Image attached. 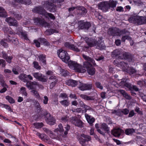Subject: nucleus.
Listing matches in <instances>:
<instances>
[{
    "mask_svg": "<svg viewBox=\"0 0 146 146\" xmlns=\"http://www.w3.org/2000/svg\"><path fill=\"white\" fill-rule=\"evenodd\" d=\"M125 115H127L128 114L129 112V110H128L127 109H125L123 110L122 111H121V112Z\"/></svg>",
    "mask_w": 146,
    "mask_h": 146,
    "instance_id": "338daca9",
    "label": "nucleus"
},
{
    "mask_svg": "<svg viewBox=\"0 0 146 146\" xmlns=\"http://www.w3.org/2000/svg\"><path fill=\"white\" fill-rule=\"evenodd\" d=\"M64 46L66 48L76 52H79L80 51V49L75 46L74 45L71 44L68 42L65 43L64 44Z\"/></svg>",
    "mask_w": 146,
    "mask_h": 146,
    "instance_id": "dca6fc26",
    "label": "nucleus"
},
{
    "mask_svg": "<svg viewBox=\"0 0 146 146\" xmlns=\"http://www.w3.org/2000/svg\"><path fill=\"white\" fill-rule=\"evenodd\" d=\"M116 10L118 12H122L124 10L123 7L121 6H119L117 7Z\"/></svg>",
    "mask_w": 146,
    "mask_h": 146,
    "instance_id": "e2e57ef3",
    "label": "nucleus"
},
{
    "mask_svg": "<svg viewBox=\"0 0 146 146\" xmlns=\"http://www.w3.org/2000/svg\"><path fill=\"white\" fill-rule=\"evenodd\" d=\"M135 132L134 129H126L125 131V133L127 135H129Z\"/></svg>",
    "mask_w": 146,
    "mask_h": 146,
    "instance_id": "c03bdc74",
    "label": "nucleus"
},
{
    "mask_svg": "<svg viewBox=\"0 0 146 146\" xmlns=\"http://www.w3.org/2000/svg\"><path fill=\"white\" fill-rule=\"evenodd\" d=\"M80 84L78 87L82 91L90 89L92 87V85L90 84H85L79 82Z\"/></svg>",
    "mask_w": 146,
    "mask_h": 146,
    "instance_id": "2eb2a0df",
    "label": "nucleus"
},
{
    "mask_svg": "<svg viewBox=\"0 0 146 146\" xmlns=\"http://www.w3.org/2000/svg\"><path fill=\"white\" fill-rule=\"evenodd\" d=\"M17 32L20 37L23 38L26 40L28 39L27 34L25 31L23 32L22 30L20 29V30H18Z\"/></svg>",
    "mask_w": 146,
    "mask_h": 146,
    "instance_id": "4be33fe9",
    "label": "nucleus"
},
{
    "mask_svg": "<svg viewBox=\"0 0 146 146\" xmlns=\"http://www.w3.org/2000/svg\"><path fill=\"white\" fill-rule=\"evenodd\" d=\"M7 15L6 13L5 9L0 7V17H5Z\"/></svg>",
    "mask_w": 146,
    "mask_h": 146,
    "instance_id": "e433bc0d",
    "label": "nucleus"
},
{
    "mask_svg": "<svg viewBox=\"0 0 146 146\" xmlns=\"http://www.w3.org/2000/svg\"><path fill=\"white\" fill-rule=\"evenodd\" d=\"M27 78V75L25 74H22L20 75L19 78L20 80L25 82L26 81V78Z\"/></svg>",
    "mask_w": 146,
    "mask_h": 146,
    "instance_id": "58836bf2",
    "label": "nucleus"
},
{
    "mask_svg": "<svg viewBox=\"0 0 146 146\" xmlns=\"http://www.w3.org/2000/svg\"><path fill=\"white\" fill-rule=\"evenodd\" d=\"M6 99L11 103H13L14 102V100L12 98L9 96H7L6 97Z\"/></svg>",
    "mask_w": 146,
    "mask_h": 146,
    "instance_id": "de8ad7c7",
    "label": "nucleus"
},
{
    "mask_svg": "<svg viewBox=\"0 0 146 146\" xmlns=\"http://www.w3.org/2000/svg\"><path fill=\"white\" fill-rule=\"evenodd\" d=\"M113 63L115 65L119 67L123 71L129 73L130 74H133L135 72V69L127 66V64L123 62H120L118 59L115 60Z\"/></svg>",
    "mask_w": 146,
    "mask_h": 146,
    "instance_id": "7ed1b4c3",
    "label": "nucleus"
},
{
    "mask_svg": "<svg viewBox=\"0 0 146 146\" xmlns=\"http://www.w3.org/2000/svg\"><path fill=\"white\" fill-rule=\"evenodd\" d=\"M120 92L123 94V96L126 98L129 99L130 98V96L128 94L126 93L125 91L123 90H120Z\"/></svg>",
    "mask_w": 146,
    "mask_h": 146,
    "instance_id": "49530a36",
    "label": "nucleus"
},
{
    "mask_svg": "<svg viewBox=\"0 0 146 146\" xmlns=\"http://www.w3.org/2000/svg\"><path fill=\"white\" fill-rule=\"evenodd\" d=\"M95 85L97 88L101 90L103 89V86L101 85V84L99 82H96L95 83Z\"/></svg>",
    "mask_w": 146,
    "mask_h": 146,
    "instance_id": "13d9d810",
    "label": "nucleus"
},
{
    "mask_svg": "<svg viewBox=\"0 0 146 146\" xmlns=\"http://www.w3.org/2000/svg\"><path fill=\"white\" fill-rule=\"evenodd\" d=\"M63 127L62 124L60 123L58 125V128L54 130L55 132H58L59 131L60 133L64 131Z\"/></svg>",
    "mask_w": 146,
    "mask_h": 146,
    "instance_id": "c9c22d12",
    "label": "nucleus"
},
{
    "mask_svg": "<svg viewBox=\"0 0 146 146\" xmlns=\"http://www.w3.org/2000/svg\"><path fill=\"white\" fill-rule=\"evenodd\" d=\"M32 94L36 98L40 99V96L38 91L35 89L32 90L31 91Z\"/></svg>",
    "mask_w": 146,
    "mask_h": 146,
    "instance_id": "72a5a7b5",
    "label": "nucleus"
},
{
    "mask_svg": "<svg viewBox=\"0 0 146 146\" xmlns=\"http://www.w3.org/2000/svg\"><path fill=\"white\" fill-rule=\"evenodd\" d=\"M45 119L47 123L49 125H54L55 123V119L49 113H46Z\"/></svg>",
    "mask_w": 146,
    "mask_h": 146,
    "instance_id": "f8f14e48",
    "label": "nucleus"
},
{
    "mask_svg": "<svg viewBox=\"0 0 146 146\" xmlns=\"http://www.w3.org/2000/svg\"><path fill=\"white\" fill-rule=\"evenodd\" d=\"M44 99L43 100V102L44 104H48V99L47 96H44Z\"/></svg>",
    "mask_w": 146,
    "mask_h": 146,
    "instance_id": "0e129e2a",
    "label": "nucleus"
},
{
    "mask_svg": "<svg viewBox=\"0 0 146 146\" xmlns=\"http://www.w3.org/2000/svg\"><path fill=\"white\" fill-rule=\"evenodd\" d=\"M6 21L10 25L17 26L18 25V23L16 20L11 17H9L6 19Z\"/></svg>",
    "mask_w": 146,
    "mask_h": 146,
    "instance_id": "6ab92c4d",
    "label": "nucleus"
},
{
    "mask_svg": "<svg viewBox=\"0 0 146 146\" xmlns=\"http://www.w3.org/2000/svg\"><path fill=\"white\" fill-rule=\"evenodd\" d=\"M119 30L116 28H110L108 31V33L110 35L120 36Z\"/></svg>",
    "mask_w": 146,
    "mask_h": 146,
    "instance_id": "ddd939ff",
    "label": "nucleus"
},
{
    "mask_svg": "<svg viewBox=\"0 0 146 146\" xmlns=\"http://www.w3.org/2000/svg\"><path fill=\"white\" fill-rule=\"evenodd\" d=\"M33 76L36 79L42 82H45L47 81V78L43 76L42 74L40 73L35 72L33 74Z\"/></svg>",
    "mask_w": 146,
    "mask_h": 146,
    "instance_id": "9b49d317",
    "label": "nucleus"
},
{
    "mask_svg": "<svg viewBox=\"0 0 146 146\" xmlns=\"http://www.w3.org/2000/svg\"><path fill=\"white\" fill-rule=\"evenodd\" d=\"M60 103L63 106L67 107L69 106L70 103V101L68 100H64L60 101Z\"/></svg>",
    "mask_w": 146,
    "mask_h": 146,
    "instance_id": "4c0bfd02",
    "label": "nucleus"
},
{
    "mask_svg": "<svg viewBox=\"0 0 146 146\" xmlns=\"http://www.w3.org/2000/svg\"><path fill=\"white\" fill-rule=\"evenodd\" d=\"M107 1L102 2L98 5L99 9L104 12H106L109 9Z\"/></svg>",
    "mask_w": 146,
    "mask_h": 146,
    "instance_id": "4468645a",
    "label": "nucleus"
},
{
    "mask_svg": "<svg viewBox=\"0 0 146 146\" xmlns=\"http://www.w3.org/2000/svg\"><path fill=\"white\" fill-rule=\"evenodd\" d=\"M122 54V51L121 50L116 49L114 50L112 55L113 57H115L121 55Z\"/></svg>",
    "mask_w": 146,
    "mask_h": 146,
    "instance_id": "2f4dec72",
    "label": "nucleus"
},
{
    "mask_svg": "<svg viewBox=\"0 0 146 146\" xmlns=\"http://www.w3.org/2000/svg\"><path fill=\"white\" fill-rule=\"evenodd\" d=\"M38 85L37 82L34 81L31 82L29 81L27 82L26 84V86L29 89L32 90L35 89V86Z\"/></svg>",
    "mask_w": 146,
    "mask_h": 146,
    "instance_id": "f3484780",
    "label": "nucleus"
},
{
    "mask_svg": "<svg viewBox=\"0 0 146 146\" xmlns=\"http://www.w3.org/2000/svg\"><path fill=\"white\" fill-rule=\"evenodd\" d=\"M126 39L131 40V38L128 36H124L122 37L121 40L122 41L125 42Z\"/></svg>",
    "mask_w": 146,
    "mask_h": 146,
    "instance_id": "6e6d98bb",
    "label": "nucleus"
},
{
    "mask_svg": "<svg viewBox=\"0 0 146 146\" xmlns=\"http://www.w3.org/2000/svg\"><path fill=\"white\" fill-rule=\"evenodd\" d=\"M69 119L68 117L65 116L62 117L61 119V121L62 123L65 122Z\"/></svg>",
    "mask_w": 146,
    "mask_h": 146,
    "instance_id": "603ef678",
    "label": "nucleus"
},
{
    "mask_svg": "<svg viewBox=\"0 0 146 146\" xmlns=\"http://www.w3.org/2000/svg\"><path fill=\"white\" fill-rule=\"evenodd\" d=\"M108 5L109 6V9L110 8H113L115 7L117 4V2L115 1L110 0L109 1H107Z\"/></svg>",
    "mask_w": 146,
    "mask_h": 146,
    "instance_id": "b1692460",
    "label": "nucleus"
},
{
    "mask_svg": "<svg viewBox=\"0 0 146 146\" xmlns=\"http://www.w3.org/2000/svg\"><path fill=\"white\" fill-rule=\"evenodd\" d=\"M85 116L87 121L90 125H92L95 121V119L87 114H85Z\"/></svg>",
    "mask_w": 146,
    "mask_h": 146,
    "instance_id": "393cba45",
    "label": "nucleus"
},
{
    "mask_svg": "<svg viewBox=\"0 0 146 146\" xmlns=\"http://www.w3.org/2000/svg\"><path fill=\"white\" fill-rule=\"evenodd\" d=\"M13 58V57L12 56H7L6 57L5 59L6 60V61L7 62L9 63H10L11 62V60Z\"/></svg>",
    "mask_w": 146,
    "mask_h": 146,
    "instance_id": "4d7b16f0",
    "label": "nucleus"
},
{
    "mask_svg": "<svg viewBox=\"0 0 146 146\" xmlns=\"http://www.w3.org/2000/svg\"><path fill=\"white\" fill-rule=\"evenodd\" d=\"M123 132V131L119 128L115 129L112 131V134L116 137H119Z\"/></svg>",
    "mask_w": 146,
    "mask_h": 146,
    "instance_id": "aec40b11",
    "label": "nucleus"
},
{
    "mask_svg": "<svg viewBox=\"0 0 146 146\" xmlns=\"http://www.w3.org/2000/svg\"><path fill=\"white\" fill-rule=\"evenodd\" d=\"M122 55H123V57H121L120 56H119V59L123 58L124 59H127L129 58V55L126 52L123 53Z\"/></svg>",
    "mask_w": 146,
    "mask_h": 146,
    "instance_id": "09e8293b",
    "label": "nucleus"
},
{
    "mask_svg": "<svg viewBox=\"0 0 146 146\" xmlns=\"http://www.w3.org/2000/svg\"><path fill=\"white\" fill-rule=\"evenodd\" d=\"M84 40L87 43L88 45L90 47L96 46L97 48L100 50L103 49L105 48L103 43L98 40V42L95 39L89 38L87 37H86Z\"/></svg>",
    "mask_w": 146,
    "mask_h": 146,
    "instance_id": "20e7f679",
    "label": "nucleus"
},
{
    "mask_svg": "<svg viewBox=\"0 0 146 146\" xmlns=\"http://www.w3.org/2000/svg\"><path fill=\"white\" fill-rule=\"evenodd\" d=\"M46 32H50L51 33L48 34L50 35L51 34L54 33H58V31L56 29H51L47 30Z\"/></svg>",
    "mask_w": 146,
    "mask_h": 146,
    "instance_id": "8fccbe9b",
    "label": "nucleus"
},
{
    "mask_svg": "<svg viewBox=\"0 0 146 146\" xmlns=\"http://www.w3.org/2000/svg\"><path fill=\"white\" fill-rule=\"evenodd\" d=\"M67 63L69 68L72 70H74L75 71L82 73L86 71L85 69L83 68L82 65L78 64L75 62L68 61Z\"/></svg>",
    "mask_w": 146,
    "mask_h": 146,
    "instance_id": "39448f33",
    "label": "nucleus"
},
{
    "mask_svg": "<svg viewBox=\"0 0 146 146\" xmlns=\"http://www.w3.org/2000/svg\"><path fill=\"white\" fill-rule=\"evenodd\" d=\"M79 27L81 29H88L90 26V25L88 22H84L83 21H81L79 22Z\"/></svg>",
    "mask_w": 146,
    "mask_h": 146,
    "instance_id": "a211bd4d",
    "label": "nucleus"
},
{
    "mask_svg": "<svg viewBox=\"0 0 146 146\" xmlns=\"http://www.w3.org/2000/svg\"><path fill=\"white\" fill-rule=\"evenodd\" d=\"M43 130L48 134L50 137L52 139L55 138L56 137V136L54 134L53 132L47 128H43Z\"/></svg>",
    "mask_w": 146,
    "mask_h": 146,
    "instance_id": "412c9836",
    "label": "nucleus"
},
{
    "mask_svg": "<svg viewBox=\"0 0 146 146\" xmlns=\"http://www.w3.org/2000/svg\"><path fill=\"white\" fill-rule=\"evenodd\" d=\"M57 53L59 57L62 59V61L67 63L70 58L66 51L61 49L58 50Z\"/></svg>",
    "mask_w": 146,
    "mask_h": 146,
    "instance_id": "0eeeda50",
    "label": "nucleus"
},
{
    "mask_svg": "<svg viewBox=\"0 0 146 146\" xmlns=\"http://www.w3.org/2000/svg\"><path fill=\"white\" fill-rule=\"evenodd\" d=\"M35 127L37 129H38L42 127L43 126V124L42 123H35L33 124Z\"/></svg>",
    "mask_w": 146,
    "mask_h": 146,
    "instance_id": "a18cd8bd",
    "label": "nucleus"
},
{
    "mask_svg": "<svg viewBox=\"0 0 146 146\" xmlns=\"http://www.w3.org/2000/svg\"><path fill=\"white\" fill-rule=\"evenodd\" d=\"M39 61L41 64L42 65H45L46 64V56L44 54L40 55L38 56Z\"/></svg>",
    "mask_w": 146,
    "mask_h": 146,
    "instance_id": "a878e982",
    "label": "nucleus"
},
{
    "mask_svg": "<svg viewBox=\"0 0 146 146\" xmlns=\"http://www.w3.org/2000/svg\"><path fill=\"white\" fill-rule=\"evenodd\" d=\"M80 96L82 98L87 100H94L93 97L88 96L84 94H81Z\"/></svg>",
    "mask_w": 146,
    "mask_h": 146,
    "instance_id": "f704fd0d",
    "label": "nucleus"
},
{
    "mask_svg": "<svg viewBox=\"0 0 146 146\" xmlns=\"http://www.w3.org/2000/svg\"><path fill=\"white\" fill-rule=\"evenodd\" d=\"M33 11L34 12H36L39 14L44 15L45 17L50 18L51 19L54 20L55 18V17L52 14L47 12L41 7H36L33 9Z\"/></svg>",
    "mask_w": 146,
    "mask_h": 146,
    "instance_id": "423d86ee",
    "label": "nucleus"
},
{
    "mask_svg": "<svg viewBox=\"0 0 146 146\" xmlns=\"http://www.w3.org/2000/svg\"><path fill=\"white\" fill-rule=\"evenodd\" d=\"M73 112H77L80 113L82 111V109L80 108H78L76 109H73L71 110Z\"/></svg>",
    "mask_w": 146,
    "mask_h": 146,
    "instance_id": "680f3d73",
    "label": "nucleus"
},
{
    "mask_svg": "<svg viewBox=\"0 0 146 146\" xmlns=\"http://www.w3.org/2000/svg\"><path fill=\"white\" fill-rule=\"evenodd\" d=\"M76 9L77 10H80L82 11L83 13H85L86 12V9L84 7L82 6L77 7H72L68 9L69 11H72L75 9Z\"/></svg>",
    "mask_w": 146,
    "mask_h": 146,
    "instance_id": "cd10ccee",
    "label": "nucleus"
},
{
    "mask_svg": "<svg viewBox=\"0 0 146 146\" xmlns=\"http://www.w3.org/2000/svg\"><path fill=\"white\" fill-rule=\"evenodd\" d=\"M70 121L76 126L80 127H83V122L76 117H72Z\"/></svg>",
    "mask_w": 146,
    "mask_h": 146,
    "instance_id": "1a4fd4ad",
    "label": "nucleus"
},
{
    "mask_svg": "<svg viewBox=\"0 0 146 146\" xmlns=\"http://www.w3.org/2000/svg\"><path fill=\"white\" fill-rule=\"evenodd\" d=\"M96 128L97 129V131L100 134L103 135L104 134V132L103 131H102L99 128L98 124L96 123L95 125Z\"/></svg>",
    "mask_w": 146,
    "mask_h": 146,
    "instance_id": "3c124183",
    "label": "nucleus"
},
{
    "mask_svg": "<svg viewBox=\"0 0 146 146\" xmlns=\"http://www.w3.org/2000/svg\"><path fill=\"white\" fill-rule=\"evenodd\" d=\"M137 20V15L133 16L131 17L129 19V21L130 23H135L136 22Z\"/></svg>",
    "mask_w": 146,
    "mask_h": 146,
    "instance_id": "ea45409f",
    "label": "nucleus"
},
{
    "mask_svg": "<svg viewBox=\"0 0 146 146\" xmlns=\"http://www.w3.org/2000/svg\"><path fill=\"white\" fill-rule=\"evenodd\" d=\"M1 65L3 67H4L5 65V62L3 59L0 60V66Z\"/></svg>",
    "mask_w": 146,
    "mask_h": 146,
    "instance_id": "69168bd1",
    "label": "nucleus"
},
{
    "mask_svg": "<svg viewBox=\"0 0 146 146\" xmlns=\"http://www.w3.org/2000/svg\"><path fill=\"white\" fill-rule=\"evenodd\" d=\"M34 23L37 25L40 24L45 27H48L49 24L45 21L44 19H40V18H35L33 19Z\"/></svg>",
    "mask_w": 146,
    "mask_h": 146,
    "instance_id": "9d476101",
    "label": "nucleus"
},
{
    "mask_svg": "<svg viewBox=\"0 0 146 146\" xmlns=\"http://www.w3.org/2000/svg\"><path fill=\"white\" fill-rule=\"evenodd\" d=\"M77 82H78L75 80L70 79L66 81V84L68 86L75 87L77 85Z\"/></svg>",
    "mask_w": 146,
    "mask_h": 146,
    "instance_id": "bb28decb",
    "label": "nucleus"
},
{
    "mask_svg": "<svg viewBox=\"0 0 146 146\" xmlns=\"http://www.w3.org/2000/svg\"><path fill=\"white\" fill-rule=\"evenodd\" d=\"M38 40L40 41L41 43H42L45 46H48L49 45V42L47 41L44 38H39Z\"/></svg>",
    "mask_w": 146,
    "mask_h": 146,
    "instance_id": "79ce46f5",
    "label": "nucleus"
},
{
    "mask_svg": "<svg viewBox=\"0 0 146 146\" xmlns=\"http://www.w3.org/2000/svg\"><path fill=\"white\" fill-rule=\"evenodd\" d=\"M121 110H112L111 113L113 114H115L116 115H120Z\"/></svg>",
    "mask_w": 146,
    "mask_h": 146,
    "instance_id": "5fc2aeb1",
    "label": "nucleus"
},
{
    "mask_svg": "<svg viewBox=\"0 0 146 146\" xmlns=\"http://www.w3.org/2000/svg\"><path fill=\"white\" fill-rule=\"evenodd\" d=\"M146 23V18L145 17L137 16V25H141Z\"/></svg>",
    "mask_w": 146,
    "mask_h": 146,
    "instance_id": "c756f323",
    "label": "nucleus"
},
{
    "mask_svg": "<svg viewBox=\"0 0 146 146\" xmlns=\"http://www.w3.org/2000/svg\"><path fill=\"white\" fill-rule=\"evenodd\" d=\"M64 0H48L44 2L43 4V7L51 12H54L57 7L56 5V1L59 3L62 2Z\"/></svg>",
    "mask_w": 146,
    "mask_h": 146,
    "instance_id": "f03ea898",
    "label": "nucleus"
},
{
    "mask_svg": "<svg viewBox=\"0 0 146 146\" xmlns=\"http://www.w3.org/2000/svg\"><path fill=\"white\" fill-rule=\"evenodd\" d=\"M34 66V68L37 69H40V66L38 65V62H33Z\"/></svg>",
    "mask_w": 146,
    "mask_h": 146,
    "instance_id": "864d4df0",
    "label": "nucleus"
},
{
    "mask_svg": "<svg viewBox=\"0 0 146 146\" xmlns=\"http://www.w3.org/2000/svg\"><path fill=\"white\" fill-rule=\"evenodd\" d=\"M139 95L141 97L143 100L146 102V95H143L142 93H140Z\"/></svg>",
    "mask_w": 146,
    "mask_h": 146,
    "instance_id": "774afa93",
    "label": "nucleus"
},
{
    "mask_svg": "<svg viewBox=\"0 0 146 146\" xmlns=\"http://www.w3.org/2000/svg\"><path fill=\"white\" fill-rule=\"evenodd\" d=\"M20 93L22 94L23 96H27V94L25 88L24 87H22L20 89Z\"/></svg>",
    "mask_w": 146,
    "mask_h": 146,
    "instance_id": "a19ab883",
    "label": "nucleus"
},
{
    "mask_svg": "<svg viewBox=\"0 0 146 146\" xmlns=\"http://www.w3.org/2000/svg\"><path fill=\"white\" fill-rule=\"evenodd\" d=\"M91 139V138L90 136L82 134L81 135V137L79 139V140L82 146H90L88 144L86 145L85 142L86 141H90Z\"/></svg>",
    "mask_w": 146,
    "mask_h": 146,
    "instance_id": "6e6552de",
    "label": "nucleus"
},
{
    "mask_svg": "<svg viewBox=\"0 0 146 146\" xmlns=\"http://www.w3.org/2000/svg\"><path fill=\"white\" fill-rule=\"evenodd\" d=\"M82 56L86 61L83 63V67L85 69H87V72L89 74L91 75H94L95 73V68L92 66V64H96L94 60L90 57L85 55L83 54Z\"/></svg>",
    "mask_w": 146,
    "mask_h": 146,
    "instance_id": "f257e3e1",
    "label": "nucleus"
},
{
    "mask_svg": "<svg viewBox=\"0 0 146 146\" xmlns=\"http://www.w3.org/2000/svg\"><path fill=\"white\" fill-rule=\"evenodd\" d=\"M100 129L102 131L104 132V135L105 134L106 131L108 132L109 130V129L106 124L104 123L102 124L100 126Z\"/></svg>",
    "mask_w": 146,
    "mask_h": 146,
    "instance_id": "c85d7f7f",
    "label": "nucleus"
},
{
    "mask_svg": "<svg viewBox=\"0 0 146 146\" xmlns=\"http://www.w3.org/2000/svg\"><path fill=\"white\" fill-rule=\"evenodd\" d=\"M126 80L125 79H122L121 81L119 83V85L122 87L124 88L126 87L129 88H131L130 85L126 83Z\"/></svg>",
    "mask_w": 146,
    "mask_h": 146,
    "instance_id": "5701e85b",
    "label": "nucleus"
},
{
    "mask_svg": "<svg viewBox=\"0 0 146 146\" xmlns=\"http://www.w3.org/2000/svg\"><path fill=\"white\" fill-rule=\"evenodd\" d=\"M38 40L39 39L37 40H35L34 41L36 46L38 47L40 46V41H39Z\"/></svg>",
    "mask_w": 146,
    "mask_h": 146,
    "instance_id": "bf43d9fd",
    "label": "nucleus"
},
{
    "mask_svg": "<svg viewBox=\"0 0 146 146\" xmlns=\"http://www.w3.org/2000/svg\"><path fill=\"white\" fill-rule=\"evenodd\" d=\"M64 128L65 131H64V133L63 135V136L64 137H65L68 134V131L70 129V127L69 125H67L66 126L64 127Z\"/></svg>",
    "mask_w": 146,
    "mask_h": 146,
    "instance_id": "37998d69",
    "label": "nucleus"
},
{
    "mask_svg": "<svg viewBox=\"0 0 146 146\" xmlns=\"http://www.w3.org/2000/svg\"><path fill=\"white\" fill-rule=\"evenodd\" d=\"M10 34L11 35H8L7 40L10 42L13 43L15 44L17 43L18 42L17 39L14 37L13 38L11 33Z\"/></svg>",
    "mask_w": 146,
    "mask_h": 146,
    "instance_id": "7c9ffc66",
    "label": "nucleus"
},
{
    "mask_svg": "<svg viewBox=\"0 0 146 146\" xmlns=\"http://www.w3.org/2000/svg\"><path fill=\"white\" fill-rule=\"evenodd\" d=\"M1 85L3 88L0 90V92L3 93L7 90V88H8V86L4 81L1 82Z\"/></svg>",
    "mask_w": 146,
    "mask_h": 146,
    "instance_id": "473e14b6",
    "label": "nucleus"
},
{
    "mask_svg": "<svg viewBox=\"0 0 146 146\" xmlns=\"http://www.w3.org/2000/svg\"><path fill=\"white\" fill-rule=\"evenodd\" d=\"M5 40H2L1 41V44L4 47L7 48L8 46L7 44L5 41Z\"/></svg>",
    "mask_w": 146,
    "mask_h": 146,
    "instance_id": "052dcab7",
    "label": "nucleus"
}]
</instances>
